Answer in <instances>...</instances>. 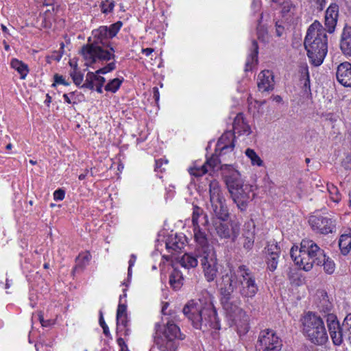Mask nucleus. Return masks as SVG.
I'll return each mask as SVG.
<instances>
[{
    "label": "nucleus",
    "mask_w": 351,
    "mask_h": 351,
    "mask_svg": "<svg viewBox=\"0 0 351 351\" xmlns=\"http://www.w3.org/2000/svg\"><path fill=\"white\" fill-rule=\"evenodd\" d=\"M253 9L258 10L261 6V1L259 0H254L252 4Z\"/></svg>",
    "instance_id": "nucleus-63"
},
{
    "label": "nucleus",
    "mask_w": 351,
    "mask_h": 351,
    "mask_svg": "<svg viewBox=\"0 0 351 351\" xmlns=\"http://www.w3.org/2000/svg\"><path fill=\"white\" fill-rule=\"evenodd\" d=\"M285 27L280 24L279 21L276 23V34L277 36H281L285 32Z\"/></svg>",
    "instance_id": "nucleus-59"
},
{
    "label": "nucleus",
    "mask_w": 351,
    "mask_h": 351,
    "mask_svg": "<svg viewBox=\"0 0 351 351\" xmlns=\"http://www.w3.org/2000/svg\"><path fill=\"white\" fill-rule=\"evenodd\" d=\"M166 247L168 250L178 251L183 247V243L176 241V239H170L166 242Z\"/></svg>",
    "instance_id": "nucleus-41"
},
{
    "label": "nucleus",
    "mask_w": 351,
    "mask_h": 351,
    "mask_svg": "<svg viewBox=\"0 0 351 351\" xmlns=\"http://www.w3.org/2000/svg\"><path fill=\"white\" fill-rule=\"evenodd\" d=\"M339 246L343 254H348L351 250V234H342L339 238Z\"/></svg>",
    "instance_id": "nucleus-31"
},
{
    "label": "nucleus",
    "mask_w": 351,
    "mask_h": 351,
    "mask_svg": "<svg viewBox=\"0 0 351 351\" xmlns=\"http://www.w3.org/2000/svg\"><path fill=\"white\" fill-rule=\"evenodd\" d=\"M326 322L330 339L335 346H339L341 324L334 313L326 316Z\"/></svg>",
    "instance_id": "nucleus-16"
},
{
    "label": "nucleus",
    "mask_w": 351,
    "mask_h": 351,
    "mask_svg": "<svg viewBox=\"0 0 351 351\" xmlns=\"http://www.w3.org/2000/svg\"><path fill=\"white\" fill-rule=\"evenodd\" d=\"M93 40L89 38L88 43L81 48V54L85 60V65L92 66L97 62L109 61L114 59V49L110 42L108 27L101 26L92 32Z\"/></svg>",
    "instance_id": "nucleus-2"
},
{
    "label": "nucleus",
    "mask_w": 351,
    "mask_h": 351,
    "mask_svg": "<svg viewBox=\"0 0 351 351\" xmlns=\"http://www.w3.org/2000/svg\"><path fill=\"white\" fill-rule=\"evenodd\" d=\"M194 237L197 243L196 254H201L203 252L208 251V249L214 250L213 247L208 244L207 234L199 227H193Z\"/></svg>",
    "instance_id": "nucleus-17"
},
{
    "label": "nucleus",
    "mask_w": 351,
    "mask_h": 351,
    "mask_svg": "<svg viewBox=\"0 0 351 351\" xmlns=\"http://www.w3.org/2000/svg\"><path fill=\"white\" fill-rule=\"evenodd\" d=\"M182 312L196 329L203 332L211 328L220 329L217 311L210 298L191 300L184 305Z\"/></svg>",
    "instance_id": "nucleus-1"
},
{
    "label": "nucleus",
    "mask_w": 351,
    "mask_h": 351,
    "mask_svg": "<svg viewBox=\"0 0 351 351\" xmlns=\"http://www.w3.org/2000/svg\"><path fill=\"white\" fill-rule=\"evenodd\" d=\"M209 221L208 215L204 210L197 206H193L192 213V223L193 227H199L200 226H206Z\"/></svg>",
    "instance_id": "nucleus-22"
},
{
    "label": "nucleus",
    "mask_w": 351,
    "mask_h": 351,
    "mask_svg": "<svg viewBox=\"0 0 351 351\" xmlns=\"http://www.w3.org/2000/svg\"><path fill=\"white\" fill-rule=\"evenodd\" d=\"M265 249L266 253L267 254L268 256L267 257H279L280 250L277 243H275L274 241L269 243Z\"/></svg>",
    "instance_id": "nucleus-36"
},
{
    "label": "nucleus",
    "mask_w": 351,
    "mask_h": 351,
    "mask_svg": "<svg viewBox=\"0 0 351 351\" xmlns=\"http://www.w3.org/2000/svg\"><path fill=\"white\" fill-rule=\"evenodd\" d=\"M345 341L351 344V313L348 314L341 324L339 346Z\"/></svg>",
    "instance_id": "nucleus-24"
},
{
    "label": "nucleus",
    "mask_w": 351,
    "mask_h": 351,
    "mask_svg": "<svg viewBox=\"0 0 351 351\" xmlns=\"http://www.w3.org/2000/svg\"><path fill=\"white\" fill-rule=\"evenodd\" d=\"M338 5L336 4L330 5L326 12L325 15V25L327 28V32L332 33L337 25L338 17Z\"/></svg>",
    "instance_id": "nucleus-21"
},
{
    "label": "nucleus",
    "mask_w": 351,
    "mask_h": 351,
    "mask_svg": "<svg viewBox=\"0 0 351 351\" xmlns=\"http://www.w3.org/2000/svg\"><path fill=\"white\" fill-rule=\"evenodd\" d=\"M273 73L269 70L261 72L258 76V88L261 91H269L274 88Z\"/></svg>",
    "instance_id": "nucleus-20"
},
{
    "label": "nucleus",
    "mask_w": 351,
    "mask_h": 351,
    "mask_svg": "<svg viewBox=\"0 0 351 351\" xmlns=\"http://www.w3.org/2000/svg\"><path fill=\"white\" fill-rule=\"evenodd\" d=\"M258 46L256 40H253L252 43L251 53L249 55L246 63H245V71L251 69L252 66L254 64H256L258 62Z\"/></svg>",
    "instance_id": "nucleus-28"
},
{
    "label": "nucleus",
    "mask_w": 351,
    "mask_h": 351,
    "mask_svg": "<svg viewBox=\"0 0 351 351\" xmlns=\"http://www.w3.org/2000/svg\"><path fill=\"white\" fill-rule=\"evenodd\" d=\"M217 149L220 150V154L232 152L234 147V135L232 132H225L219 138L217 145Z\"/></svg>",
    "instance_id": "nucleus-19"
},
{
    "label": "nucleus",
    "mask_w": 351,
    "mask_h": 351,
    "mask_svg": "<svg viewBox=\"0 0 351 351\" xmlns=\"http://www.w3.org/2000/svg\"><path fill=\"white\" fill-rule=\"evenodd\" d=\"M114 2L110 0L103 1L101 5V10L104 13L110 12L114 9Z\"/></svg>",
    "instance_id": "nucleus-45"
},
{
    "label": "nucleus",
    "mask_w": 351,
    "mask_h": 351,
    "mask_svg": "<svg viewBox=\"0 0 351 351\" xmlns=\"http://www.w3.org/2000/svg\"><path fill=\"white\" fill-rule=\"evenodd\" d=\"M121 331V330H123V335L124 336H129L131 333V330L130 328V325H128V327H122L121 328V330H120Z\"/></svg>",
    "instance_id": "nucleus-64"
},
{
    "label": "nucleus",
    "mask_w": 351,
    "mask_h": 351,
    "mask_svg": "<svg viewBox=\"0 0 351 351\" xmlns=\"http://www.w3.org/2000/svg\"><path fill=\"white\" fill-rule=\"evenodd\" d=\"M121 26L122 22L117 21V23L111 25L109 27H108L110 38H112L113 37H114L119 31V29H121Z\"/></svg>",
    "instance_id": "nucleus-44"
},
{
    "label": "nucleus",
    "mask_w": 351,
    "mask_h": 351,
    "mask_svg": "<svg viewBox=\"0 0 351 351\" xmlns=\"http://www.w3.org/2000/svg\"><path fill=\"white\" fill-rule=\"evenodd\" d=\"M297 252L317 258V265H320L322 260L324 259V251L310 239H303L300 243V247L297 246Z\"/></svg>",
    "instance_id": "nucleus-14"
},
{
    "label": "nucleus",
    "mask_w": 351,
    "mask_h": 351,
    "mask_svg": "<svg viewBox=\"0 0 351 351\" xmlns=\"http://www.w3.org/2000/svg\"><path fill=\"white\" fill-rule=\"evenodd\" d=\"M199 257L196 254V250L194 254H184L179 261L180 265L184 268L195 267L199 262Z\"/></svg>",
    "instance_id": "nucleus-27"
},
{
    "label": "nucleus",
    "mask_w": 351,
    "mask_h": 351,
    "mask_svg": "<svg viewBox=\"0 0 351 351\" xmlns=\"http://www.w3.org/2000/svg\"><path fill=\"white\" fill-rule=\"evenodd\" d=\"M64 191L62 189H58L53 193L54 199L57 201L62 200L64 197Z\"/></svg>",
    "instance_id": "nucleus-57"
},
{
    "label": "nucleus",
    "mask_w": 351,
    "mask_h": 351,
    "mask_svg": "<svg viewBox=\"0 0 351 351\" xmlns=\"http://www.w3.org/2000/svg\"><path fill=\"white\" fill-rule=\"evenodd\" d=\"M245 154L250 159L251 162L253 165H257L258 167H261L263 165V161L256 154L254 149L247 148L245 150Z\"/></svg>",
    "instance_id": "nucleus-35"
},
{
    "label": "nucleus",
    "mask_w": 351,
    "mask_h": 351,
    "mask_svg": "<svg viewBox=\"0 0 351 351\" xmlns=\"http://www.w3.org/2000/svg\"><path fill=\"white\" fill-rule=\"evenodd\" d=\"M203 268L204 276L208 282L213 281L218 274V265L216 254L214 250L203 252L197 255Z\"/></svg>",
    "instance_id": "nucleus-11"
},
{
    "label": "nucleus",
    "mask_w": 351,
    "mask_h": 351,
    "mask_svg": "<svg viewBox=\"0 0 351 351\" xmlns=\"http://www.w3.org/2000/svg\"><path fill=\"white\" fill-rule=\"evenodd\" d=\"M324 319L312 311L304 313L301 318L302 332L306 339L314 345L323 346L328 341Z\"/></svg>",
    "instance_id": "nucleus-7"
},
{
    "label": "nucleus",
    "mask_w": 351,
    "mask_h": 351,
    "mask_svg": "<svg viewBox=\"0 0 351 351\" xmlns=\"http://www.w3.org/2000/svg\"><path fill=\"white\" fill-rule=\"evenodd\" d=\"M168 306L169 303L166 302L162 308V315L168 317L162 318L161 323L155 324L154 342L160 351H177L180 341L184 339L185 336L173 320L176 316L167 313Z\"/></svg>",
    "instance_id": "nucleus-4"
},
{
    "label": "nucleus",
    "mask_w": 351,
    "mask_h": 351,
    "mask_svg": "<svg viewBox=\"0 0 351 351\" xmlns=\"http://www.w3.org/2000/svg\"><path fill=\"white\" fill-rule=\"evenodd\" d=\"M182 272L178 269H174L169 276V283L174 289H178L183 284Z\"/></svg>",
    "instance_id": "nucleus-30"
},
{
    "label": "nucleus",
    "mask_w": 351,
    "mask_h": 351,
    "mask_svg": "<svg viewBox=\"0 0 351 351\" xmlns=\"http://www.w3.org/2000/svg\"><path fill=\"white\" fill-rule=\"evenodd\" d=\"M324 267V270L328 274H332L335 269V264L334 261L329 257H326L324 254V259L322 260L321 265Z\"/></svg>",
    "instance_id": "nucleus-34"
},
{
    "label": "nucleus",
    "mask_w": 351,
    "mask_h": 351,
    "mask_svg": "<svg viewBox=\"0 0 351 351\" xmlns=\"http://www.w3.org/2000/svg\"><path fill=\"white\" fill-rule=\"evenodd\" d=\"M227 219H219L217 217L212 219L213 226L216 234L221 238L227 239L230 236V230L227 223H224Z\"/></svg>",
    "instance_id": "nucleus-23"
},
{
    "label": "nucleus",
    "mask_w": 351,
    "mask_h": 351,
    "mask_svg": "<svg viewBox=\"0 0 351 351\" xmlns=\"http://www.w3.org/2000/svg\"><path fill=\"white\" fill-rule=\"evenodd\" d=\"M235 325L237 326V332L239 336L245 335L250 329L249 326V316L245 313L234 319Z\"/></svg>",
    "instance_id": "nucleus-26"
},
{
    "label": "nucleus",
    "mask_w": 351,
    "mask_h": 351,
    "mask_svg": "<svg viewBox=\"0 0 351 351\" xmlns=\"http://www.w3.org/2000/svg\"><path fill=\"white\" fill-rule=\"evenodd\" d=\"M117 343L120 347V351H129L128 346L122 337L117 339Z\"/></svg>",
    "instance_id": "nucleus-60"
},
{
    "label": "nucleus",
    "mask_w": 351,
    "mask_h": 351,
    "mask_svg": "<svg viewBox=\"0 0 351 351\" xmlns=\"http://www.w3.org/2000/svg\"><path fill=\"white\" fill-rule=\"evenodd\" d=\"M10 66L20 74L21 79L24 80L29 73L28 66L18 59L13 58L11 60Z\"/></svg>",
    "instance_id": "nucleus-29"
},
{
    "label": "nucleus",
    "mask_w": 351,
    "mask_h": 351,
    "mask_svg": "<svg viewBox=\"0 0 351 351\" xmlns=\"http://www.w3.org/2000/svg\"><path fill=\"white\" fill-rule=\"evenodd\" d=\"M38 319L41 324V325L44 327H47V326H49L50 325L53 324V322L51 319H47L45 320L43 317V314L41 313V312H40L38 315Z\"/></svg>",
    "instance_id": "nucleus-55"
},
{
    "label": "nucleus",
    "mask_w": 351,
    "mask_h": 351,
    "mask_svg": "<svg viewBox=\"0 0 351 351\" xmlns=\"http://www.w3.org/2000/svg\"><path fill=\"white\" fill-rule=\"evenodd\" d=\"M126 309H127L126 305L123 304H119L118 306V308H117V317L126 315H127Z\"/></svg>",
    "instance_id": "nucleus-56"
},
{
    "label": "nucleus",
    "mask_w": 351,
    "mask_h": 351,
    "mask_svg": "<svg viewBox=\"0 0 351 351\" xmlns=\"http://www.w3.org/2000/svg\"><path fill=\"white\" fill-rule=\"evenodd\" d=\"M301 82L303 81V86L305 88V91L307 90H310V78L308 71H306L301 77Z\"/></svg>",
    "instance_id": "nucleus-51"
},
{
    "label": "nucleus",
    "mask_w": 351,
    "mask_h": 351,
    "mask_svg": "<svg viewBox=\"0 0 351 351\" xmlns=\"http://www.w3.org/2000/svg\"><path fill=\"white\" fill-rule=\"evenodd\" d=\"M234 132L239 133L240 134H243L249 135L251 133L250 127L245 121L240 124L239 129L234 130Z\"/></svg>",
    "instance_id": "nucleus-47"
},
{
    "label": "nucleus",
    "mask_w": 351,
    "mask_h": 351,
    "mask_svg": "<svg viewBox=\"0 0 351 351\" xmlns=\"http://www.w3.org/2000/svg\"><path fill=\"white\" fill-rule=\"evenodd\" d=\"M54 83L52 84L53 86H55L58 84H62L64 86H69L70 84L69 82H67L62 75H60L58 74H55L53 76Z\"/></svg>",
    "instance_id": "nucleus-50"
},
{
    "label": "nucleus",
    "mask_w": 351,
    "mask_h": 351,
    "mask_svg": "<svg viewBox=\"0 0 351 351\" xmlns=\"http://www.w3.org/2000/svg\"><path fill=\"white\" fill-rule=\"evenodd\" d=\"M308 223L317 233L327 234L336 231L335 220L328 217L312 215L308 219Z\"/></svg>",
    "instance_id": "nucleus-12"
},
{
    "label": "nucleus",
    "mask_w": 351,
    "mask_h": 351,
    "mask_svg": "<svg viewBox=\"0 0 351 351\" xmlns=\"http://www.w3.org/2000/svg\"><path fill=\"white\" fill-rule=\"evenodd\" d=\"M136 260V255L132 254L130 256V259L128 262V263H129L128 271V276H130L132 275V267L134 265Z\"/></svg>",
    "instance_id": "nucleus-58"
},
{
    "label": "nucleus",
    "mask_w": 351,
    "mask_h": 351,
    "mask_svg": "<svg viewBox=\"0 0 351 351\" xmlns=\"http://www.w3.org/2000/svg\"><path fill=\"white\" fill-rule=\"evenodd\" d=\"M129 324V319L128 315H123L117 317V330H121L122 327H128Z\"/></svg>",
    "instance_id": "nucleus-46"
},
{
    "label": "nucleus",
    "mask_w": 351,
    "mask_h": 351,
    "mask_svg": "<svg viewBox=\"0 0 351 351\" xmlns=\"http://www.w3.org/2000/svg\"><path fill=\"white\" fill-rule=\"evenodd\" d=\"M217 285L221 295V302L223 307L232 321L241 317L243 313H245L243 309L232 303L234 293L230 278L226 276L223 280H218Z\"/></svg>",
    "instance_id": "nucleus-8"
},
{
    "label": "nucleus",
    "mask_w": 351,
    "mask_h": 351,
    "mask_svg": "<svg viewBox=\"0 0 351 351\" xmlns=\"http://www.w3.org/2000/svg\"><path fill=\"white\" fill-rule=\"evenodd\" d=\"M244 122L243 116L242 114H238L236 117L234 119L232 126L233 130H238L239 129V125L241 123Z\"/></svg>",
    "instance_id": "nucleus-53"
},
{
    "label": "nucleus",
    "mask_w": 351,
    "mask_h": 351,
    "mask_svg": "<svg viewBox=\"0 0 351 351\" xmlns=\"http://www.w3.org/2000/svg\"><path fill=\"white\" fill-rule=\"evenodd\" d=\"M282 347V339L274 330L267 328L259 332L256 351H280Z\"/></svg>",
    "instance_id": "nucleus-10"
},
{
    "label": "nucleus",
    "mask_w": 351,
    "mask_h": 351,
    "mask_svg": "<svg viewBox=\"0 0 351 351\" xmlns=\"http://www.w3.org/2000/svg\"><path fill=\"white\" fill-rule=\"evenodd\" d=\"M226 276L230 278L234 292L239 287V293L244 298H252L258 291L254 275L245 265H240L236 270L225 269L219 280H223Z\"/></svg>",
    "instance_id": "nucleus-6"
},
{
    "label": "nucleus",
    "mask_w": 351,
    "mask_h": 351,
    "mask_svg": "<svg viewBox=\"0 0 351 351\" xmlns=\"http://www.w3.org/2000/svg\"><path fill=\"white\" fill-rule=\"evenodd\" d=\"M159 97H160V94H159L158 88L157 87H154L153 88V97L154 98L156 101H158L159 100Z\"/></svg>",
    "instance_id": "nucleus-61"
},
{
    "label": "nucleus",
    "mask_w": 351,
    "mask_h": 351,
    "mask_svg": "<svg viewBox=\"0 0 351 351\" xmlns=\"http://www.w3.org/2000/svg\"><path fill=\"white\" fill-rule=\"evenodd\" d=\"M73 82L77 85L79 86L81 84V83L83 81L84 77L83 75L80 72L77 71V65H75V68L73 71L71 72L70 73Z\"/></svg>",
    "instance_id": "nucleus-42"
},
{
    "label": "nucleus",
    "mask_w": 351,
    "mask_h": 351,
    "mask_svg": "<svg viewBox=\"0 0 351 351\" xmlns=\"http://www.w3.org/2000/svg\"><path fill=\"white\" fill-rule=\"evenodd\" d=\"M97 74L93 72H88L86 74L85 82L82 86V88H86L90 90H93L97 80Z\"/></svg>",
    "instance_id": "nucleus-33"
},
{
    "label": "nucleus",
    "mask_w": 351,
    "mask_h": 351,
    "mask_svg": "<svg viewBox=\"0 0 351 351\" xmlns=\"http://www.w3.org/2000/svg\"><path fill=\"white\" fill-rule=\"evenodd\" d=\"M254 241L253 236L246 237L243 243V247L247 250H250L254 245Z\"/></svg>",
    "instance_id": "nucleus-54"
},
{
    "label": "nucleus",
    "mask_w": 351,
    "mask_h": 351,
    "mask_svg": "<svg viewBox=\"0 0 351 351\" xmlns=\"http://www.w3.org/2000/svg\"><path fill=\"white\" fill-rule=\"evenodd\" d=\"M122 84V80L114 78L110 80L106 86L105 90L106 91L115 93L118 90Z\"/></svg>",
    "instance_id": "nucleus-38"
},
{
    "label": "nucleus",
    "mask_w": 351,
    "mask_h": 351,
    "mask_svg": "<svg viewBox=\"0 0 351 351\" xmlns=\"http://www.w3.org/2000/svg\"><path fill=\"white\" fill-rule=\"evenodd\" d=\"M304 44L311 64L321 65L327 54L328 38L326 29L317 21L309 26Z\"/></svg>",
    "instance_id": "nucleus-5"
},
{
    "label": "nucleus",
    "mask_w": 351,
    "mask_h": 351,
    "mask_svg": "<svg viewBox=\"0 0 351 351\" xmlns=\"http://www.w3.org/2000/svg\"><path fill=\"white\" fill-rule=\"evenodd\" d=\"M340 48L346 56H351V27L343 28L340 40Z\"/></svg>",
    "instance_id": "nucleus-25"
},
{
    "label": "nucleus",
    "mask_w": 351,
    "mask_h": 351,
    "mask_svg": "<svg viewBox=\"0 0 351 351\" xmlns=\"http://www.w3.org/2000/svg\"><path fill=\"white\" fill-rule=\"evenodd\" d=\"M219 162L218 157L213 156L210 158L207 159L204 165H206V169H208L209 171L210 170H214L217 167Z\"/></svg>",
    "instance_id": "nucleus-43"
},
{
    "label": "nucleus",
    "mask_w": 351,
    "mask_h": 351,
    "mask_svg": "<svg viewBox=\"0 0 351 351\" xmlns=\"http://www.w3.org/2000/svg\"><path fill=\"white\" fill-rule=\"evenodd\" d=\"M99 325L101 326V327H104L105 326H107V324H106V322L104 321V317H103V313L101 311H99Z\"/></svg>",
    "instance_id": "nucleus-62"
},
{
    "label": "nucleus",
    "mask_w": 351,
    "mask_h": 351,
    "mask_svg": "<svg viewBox=\"0 0 351 351\" xmlns=\"http://www.w3.org/2000/svg\"><path fill=\"white\" fill-rule=\"evenodd\" d=\"M115 69V63L114 62H110L108 63L106 66L98 69L96 71L97 74H106L110 71H112Z\"/></svg>",
    "instance_id": "nucleus-49"
},
{
    "label": "nucleus",
    "mask_w": 351,
    "mask_h": 351,
    "mask_svg": "<svg viewBox=\"0 0 351 351\" xmlns=\"http://www.w3.org/2000/svg\"><path fill=\"white\" fill-rule=\"evenodd\" d=\"M220 169L231 198L241 212L245 211L254 197L253 186L244 183L240 173L233 166L224 164Z\"/></svg>",
    "instance_id": "nucleus-3"
},
{
    "label": "nucleus",
    "mask_w": 351,
    "mask_h": 351,
    "mask_svg": "<svg viewBox=\"0 0 351 351\" xmlns=\"http://www.w3.org/2000/svg\"><path fill=\"white\" fill-rule=\"evenodd\" d=\"M290 255L294 263L304 271H310L314 265H317V258L306 255L304 253H298V252H297V246L291 247Z\"/></svg>",
    "instance_id": "nucleus-15"
},
{
    "label": "nucleus",
    "mask_w": 351,
    "mask_h": 351,
    "mask_svg": "<svg viewBox=\"0 0 351 351\" xmlns=\"http://www.w3.org/2000/svg\"><path fill=\"white\" fill-rule=\"evenodd\" d=\"M337 79L344 86L351 87V64L345 62L339 64L337 70Z\"/></svg>",
    "instance_id": "nucleus-18"
},
{
    "label": "nucleus",
    "mask_w": 351,
    "mask_h": 351,
    "mask_svg": "<svg viewBox=\"0 0 351 351\" xmlns=\"http://www.w3.org/2000/svg\"><path fill=\"white\" fill-rule=\"evenodd\" d=\"M208 172V169H206V165H202L200 167H191L189 169V173L195 177H199Z\"/></svg>",
    "instance_id": "nucleus-40"
},
{
    "label": "nucleus",
    "mask_w": 351,
    "mask_h": 351,
    "mask_svg": "<svg viewBox=\"0 0 351 351\" xmlns=\"http://www.w3.org/2000/svg\"><path fill=\"white\" fill-rule=\"evenodd\" d=\"M209 202L210 212L219 219H228V209L226 204V199L223 195L221 185L216 180L209 183Z\"/></svg>",
    "instance_id": "nucleus-9"
},
{
    "label": "nucleus",
    "mask_w": 351,
    "mask_h": 351,
    "mask_svg": "<svg viewBox=\"0 0 351 351\" xmlns=\"http://www.w3.org/2000/svg\"><path fill=\"white\" fill-rule=\"evenodd\" d=\"M322 296L323 298L320 301L318 307L320 311L326 313L325 316H326L328 314L330 313V311L332 309V303L328 301V296L326 293H324V295H322ZM324 319H326V317H324Z\"/></svg>",
    "instance_id": "nucleus-32"
},
{
    "label": "nucleus",
    "mask_w": 351,
    "mask_h": 351,
    "mask_svg": "<svg viewBox=\"0 0 351 351\" xmlns=\"http://www.w3.org/2000/svg\"><path fill=\"white\" fill-rule=\"evenodd\" d=\"M278 258L274 256L267 257V267L270 271H273L277 268Z\"/></svg>",
    "instance_id": "nucleus-48"
},
{
    "label": "nucleus",
    "mask_w": 351,
    "mask_h": 351,
    "mask_svg": "<svg viewBox=\"0 0 351 351\" xmlns=\"http://www.w3.org/2000/svg\"><path fill=\"white\" fill-rule=\"evenodd\" d=\"M257 36L259 40L267 43L269 41V35L267 29L262 25L257 27Z\"/></svg>",
    "instance_id": "nucleus-39"
},
{
    "label": "nucleus",
    "mask_w": 351,
    "mask_h": 351,
    "mask_svg": "<svg viewBox=\"0 0 351 351\" xmlns=\"http://www.w3.org/2000/svg\"><path fill=\"white\" fill-rule=\"evenodd\" d=\"M276 4L280 7L282 19L287 24L294 23L298 19L297 5L292 1L280 0Z\"/></svg>",
    "instance_id": "nucleus-13"
},
{
    "label": "nucleus",
    "mask_w": 351,
    "mask_h": 351,
    "mask_svg": "<svg viewBox=\"0 0 351 351\" xmlns=\"http://www.w3.org/2000/svg\"><path fill=\"white\" fill-rule=\"evenodd\" d=\"M105 78L101 76L97 75V80L95 81V87H96V90L99 93H102V86L105 82Z\"/></svg>",
    "instance_id": "nucleus-52"
},
{
    "label": "nucleus",
    "mask_w": 351,
    "mask_h": 351,
    "mask_svg": "<svg viewBox=\"0 0 351 351\" xmlns=\"http://www.w3.org/2000/svg\"><path fill=\"white\" fill-rule=\"evenodd\" d=\"M327 189L330 194V199L336 203L339 202L341 200V194L336 186L332 184H327Z\"/></svg>",
    "instance_id": "nucleus-37"
}]
</instances>
